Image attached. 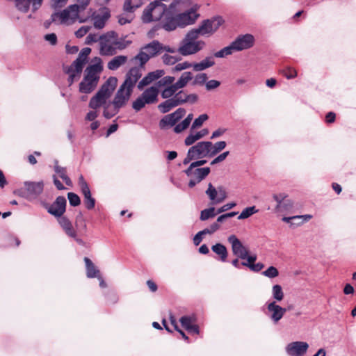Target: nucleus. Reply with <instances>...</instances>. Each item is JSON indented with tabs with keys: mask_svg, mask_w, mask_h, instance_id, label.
I'll list each match as a JSON object with an SVG mask.
<instances>
[{
	"mask_svg": "<svg viewBox=\"0 0 356 356\" xmlns=\"http://www.w3.org/2000/svg\"><path fill=\"white\" fill-rule=\"evenodd\" d=\"M180 0H174L168 7L165 3H158V1L151 2L143 10L141 19L144 23L159 21V28L164 29V24L172 16V10L179 4Z\"/></svg>",
	"mask_w": 356,
	"mask_h": 356,
	"instance_id": "nucleus-1",
	"label": "nucleus"
},
{
	"mask_svg": "<svg viewBox=\"0 0 356 356\" xmlns=\"http://www.w3.org/2000/svg\"><path fill=\"white\" fill-rule=\"evenodd\" d=\"M199 17L200 15L197 13L195 8H191L177 15L172 13V16H169L168 20L164 24V30L172 31L177 28H184L188 25L193 24Z\"/></svg>",
	"mask_w": 356,
	"mask_h": 356,
	"instance_id": "nucleus-2",
	"label": "nucleus"
},
{
	"mask_svg": "<svg viewBox=\"0 0 356 356\" xmlns=\"http://www.w3.org/2000/svg\"><path fill=\"white\" fill-rule=\"evenodd\" d=\"M77 4L69 6L61 12H54L51 15L52 22H57L58 19L60 24H71L79 17V13L85 10L89 4L90 0H76Z\"/></svg>",
	"mask_w": 356,
	"mask_h": 356,
	"instance_id": "nucleus-3",
	"label": "nucleus"
},
{
	"mask_svg": "<svg viewBox=\"0 0 356 356\" xmlns=\"http://www.w3.org/2000/svg\"><path fill=\"white\" fill-rule=\"evenodd\" d=\"M118 83L116 77L111 76L101 86L99 90L93 96L89 102V107L92 109H97L105 104L106 100L111 97Z\"/></svg>",
	"mask_w": 356,
	"mask_h": 356,
	"instance_id": "nucleus-4",
	"label": "nucleus"
},
{
	"mask_svg": "<svg viewBox=\"0 0 356 356\" xmlns=\"http://www.w3.org/2000/svg\"><path fill=\"white\" fill-rule=\"evenodd\" d=\"M198 38L196 31H193L192 30L188 31L185 38L181 40L177 49V52L186 56L195 54L202 50L205 45V42L202 40H197Z\"/></svg>",
	"mask_w": 356,
	"mask_h": 356,
	"instance_id": "nucleus-5",
	"label": "nucleus"
},
{
	"mask_svg": "<svg viewBox=\"0 0 356 356\" xmlns=\"http://www.w3.org/2000/svg\"><path fill=\"white\" fill-rule=\"evenodd\" d=\"M162 43L158 40H153L140 48L138 54L133 58L138 61L140 66H143L151 58L155 57L161 53Z\"/></svg>",
	"mask_w": 356,
	"mask_h": 356,
	"instance_id": "nucleus-6",
	"label": "nucleus"
},
{
	"mask_svg": "<svg viewBox=\"0 0 356 356\" xmlns=\"http://www.w3.org/2000/svg\"><path fill=\"white\" fill-rule=\"evenodd\" d=\"M159 90L157 86H151L143 91L132 104L133 108L140 111L145 104H152L157 102Z\"/></svg>",
	"mask_w": 356,
	"mask_h": 356,
	"instance_id": "nucleus-7",
	"label": "nucleus"
},
{
	"mask_svg": "<svg viewBox=\"0 0 356 356\" xmlns=\"http://www.w3.org/2000/svg\"><path fill=\"white\" fill-rule=\"evenodd\" d=\"M222 22L223 20L220 17H213L202 21L198 28L193 29L192 31H196L198 37L200 35H211L218 29Z\"/></svg>",
	"mask_w": 356,
	"mask_h": 356,
	"instance_id": "nucleus-8",
	"label": "nucleus"
},
{
	"mask_svg": "<svg viewBox=\"0 0 356 356\" xmlns=\"http://www.w3.org/2000/svg\"><path fill=\"white\" fill-rule=\"evenodd\" d=\"M210 172L211 170L209 167L200 168L189 165V167L184 170L186 175L190 177L188 186L190 188H193L196 184L204 179L209 175Z\"/></svg>",
	"mask_w": 356,
	"mask_h": 356,
	"instance_id": "nucleus-9",
	"label": "nucleus"
},
{
	"mask_svg": "<svg viewBox=\"0 0 356 356\" xmlns=\"http://www.w3.org/2000/svg\"><path fill=\"white\" fill-rule=\"evenodd\" d=\"M67 200L63 196H58L51 204L45 203L44 207L47 212L56 218L61 217L66 211Z\"/></svg>",
	"mask_w": 356,
	"mask_h": 356,
	"instance_id": "nucleus-10",
	"label": "nucleus"
},
{
	"mask_svg": "<svg viewBox=\"0 0 356 356\" xmlns=\"http://www.w3.org/2000/svg\"><path fill=\"white\" fill-rule=\"evenodd\" d=\"M142 74L140 70L138 67H131L126 74L125 79L120 87L133 92L136 83L138 82Z\"/></svg>",
	"mask_w": 356,
	"mask_h": 356,
	"instance_id": "nucleus-11",
	"label": "nucleus"
},
{
	"mask_svg": "<svg viewBox=\"0 0 356 356\" xmlns=\"http://www.w3.org/2000/svg\"><path fill=\"white\" fill-rule=\"evenodd\" d=\"M186 114V110L183 108H179L172 113L165 115L159 122V127L161 129L167 127H172L182 118Z\"/></svg>",
	"mask_w": 356,
	"mask_h": 356,
	"instance_id": "nucleus-12",
	"label": "nucleus"
},
{
	"mask_svg": "<svg viewBox=\"0 0 356 356\" xmlns=\"http://www.w3.org/2000/svg\"><path fill=\"white\" fill-rule=\"evenodd\" d=\"M254 43V38L251 34L238 35L232 42L235 51H240L251 48Z\"/></svg>",
	"mask_w": 356,
	"mask_h": 356,
	"instance_id": "nucleus-13",
	"label": "nucleus"
},
{
	"mask_svg": "<svg viewBox=\"0 0 356 356\" xmlns=\"http://www.w3.org/2000/svg\"><path fill=\"white\" fill-rule=\"evenodd\" d=\"M227 240L232 245L233 254L238 258L245 259L249 253L248 249L243 245L241 241L235 235H230Z\"/></svg>",
	"mask_w": 356,
	"mask_h": 356,
	"instance_id": "nucleus-14",
	"label": "nucleus"
},
{
	"mask_svg": "<svg viewBox=\"0 0 356 356\" xmlns=\"http://www.w3.org/2000/svg\"><path fill=\"white\" fill-rule=\"evenodd\" d=\"M95 63L90 65L85 70L84 77L85 79H90L98 83L99 76L98 75L103 70L102 65V60L99 57H95L94 59Z\"/></svg>",
	"mask_w": 356,
	"mask_h": 356,
	"instance_id": "nucleus-15",
	"label": "nucleus"
},
{
	"mask_svg": "<svg viewBox=\"0 0 356 356\" xmlns=\"http://www.w3.org/2000/svg\"><path fill=\"white\" fill-rule=\"evenodd\" d=\"M131 94L132 92L120 86L112 102L115 108V113H118L119 109L127 104Z\"/></svg>",
	"mask_w": 356,
	"mask_h": 356,
	"instance_id": "nucleus-16",
	"label": "nucleus"
},
{
	"mask_svg": "<svg viewBox=\"0 0 356 356\" xmlns=\"http://www.w3.org/2000/svg\"><path fill=\"white\" fill-rule=\"evenodd\" d=\"M309 348V344L304 341H294L286 346V352L289 356H304Z\"/></svg>",
	"mask_w": 356,
	"mask_h": 356,
	"instance_id": "nucleus-17",
	"label": "nucleus"
},
{
	"mask_svg": "<svg viewBox=\"0 0 356 356\" xmlns=\"http://www.w3.org/2000/svg\"><path fill=\"white\" fill-rule=\"evenodd\" d=\"M211 147V142L202 141L191 147L188 149L194 154L196 159L204 157H210L209 147Z\"/></svg>",
	"mask_w": 356,
	"mask_h": 356,
	"instance_id": "nucleus-18",
	"label": "nucleus"
},
{
	"mask_svg": "<svg viewBox=\"0 0 356 356\" xmlns=\"http://www.w3.org/2000/svg\"><path fill=\"white\" fill-rule=\"evenodd\" d=\"M25 191L27 193V196L29 198H37L43 191L44 183L42 181H25L24 182Z\"/></svg>",
	"mask_w": 356,
	"mask_h": 356,
	"instance_id": "nucleus-19",
	"label": "nucleus"
},
{
	"mask_svg": "<svg viewBox=\"0 0 356 356\" xmlns=\"http://www.w3.org/2000/svg\"><path fill=\"white\" fill-rule=\"evenodd\" d=\"M267 309L270 313V318L275 324L277 323L282 318L286 312L285 308L276 304L275 301L268 303Z\"/></svg>",
	"mask_w": 356,
	"mask_h": 356,
	"instance_id": "nucleus-20",
	"label": "nucleus"
},
{
	"mask_svg": "<svg viewBox=\"0 0 356 356\" xmlns=\"http://www.w3.org/2000/svg\"><path fill=\"white\" fill-rule=\"evenodd\" d=\"M287 195L285 193L274 194L273 199L276 201L277 205L275 210L277 211H289L293 207L291 200L286 199Z\"/></svg>",
	"mask_w": 356,
	"mask_h": 356,
	"instance_id": "nucleus-21",
	"label": "nucleus"
},
{
	"mask_svg": "<svg viewBox=\"0 0 356 356\" xmlns=\"http://www.w3.org/2000/svg\"><path fill=\"white\" fill-rule=\"evenodd\" d=\"M43 0H15L17 8L23 13H27L30 5H32L33 12L36 11L42 6Z\"/></svg>",
	"mask_w": 356,
	"mask_h": 356,
	"instance_id": "nucleus-22",
	"label": "nucleus"
},
{
	"mask_svg": "<svg viewBox=\"0 0 356 356\" xmlns=\"http://www.w3.org/2000/svg\"><path fill=\"white\" fill-rule=\"evenodd\" d=\"M177 106L185 103L194 104L197 101L198 97L196 94L188 95L184 90L176 92L172 97Z\"/></svg>",
	"mask_w": 356,
	"mask_h": 356,
	"instance_id": "nucleus-23",
	"label": "nucleus"
},
{
	"mask_svg": "<svg viewBox=\"0 0 356 356\" xmlns=\"http://www.w3.org/2000/svg\"><path fill=\"white\" fill-rule=\"evenodd\" d=\"M164 74L163 70H156L154 72H149L145 77H143L138 83V88L140 90L152 83L153 81L159 79Z\"/></svg>",
	"mask_w": 356,
	"mask_h": 356,
	"instance_id": "nucleus-24",
	"label": "nucleus"
},
{
	"mask_svg": "<svg viewBox=\"0 0 356 356\" xmlns=\"http://www.w3.org/2000/svg\"><path fill=\"white\" fill-rule=\"evenodd\" d=\"M91 52V49L85 47L81 49L76 59L72 63L75 66L78 72H82L84 65L87 62L88 56Z\"/></svg>",
	"mask_w": 356,
	"mask_h": 356,
	"instance_id": "nucleus-25",
	"label": "nucleus"
},
{
	"mask_svg": "<svg viewBox=\"0 0 356 356\" xmlns=\"http://www.w3.org/2000/svg\"><path fill=\"white\" fill-rule=\"evenodd\" d=\"M111 15L109 10L104 8L100 14L94 17V26L97 29L104 27L106 22L109 19Z\"/></svg>",
	"mask_w": 356,
	"mask_h": 356,
	"instance_id": "nucleus-26",
	"label": "nucleus"
},
{
	"mask_svg": "<svg viewBox=\"0 0 356 356\" xmlns=\"http://www.w3.org/2000/svg\"><path fill=\"white\" fill-rule=\"evenodd\" d=\"M58 221L68 236H74L76 230L74 229L71 221L67 217L63 215L61 217L58 218Z\"/></svg>",
	"mask_w": 356,
	"mask_h": 356,
	"instance_id": "nucleus-27",
	"label": "nucleus"
},
{
	"mask_svg": "<svg viewBox=\"0 0 356 356\" xmlns=\"http://www.w3.org/2000/svg\"><path fill=\"white\" fill-rule=\"evenodd\" d=\"M54 170L59 176V177L63 179L67 186H72V181L67 175V168L59 165L58 161L57 160L54 161Z\"/></svg>",
	"mask_w": 356,
	"mask_h": 356,
	"instance_id": "nucleus-28",
	"label": "nucleus"
},
{
	"mask_svg": "<svg viewBox=\"0 0 356 356\" xmlns=\"http://www.w3.org/2000/svg\"><path fill=\"white\" fill-rule=\"evenodd\" d=\"M104 40L100 41V54L103 56H113L116 54L117 49L113 44V42L111 41V44Z\"/></svg>",
	"mask_w": 356,
	"mask_h": 356,
	"instance_id": "nucleus-29",
	"label": "nucleus"
},
{
	"mask_svg": "<svg viewBox=\"0 0 356 356\" xmlns=\"http://www.w3.org/2000/svg\"><path fill=\"white\" fill-rule=\"evenodd\" d=\"M215 62L212 56L205 58L200 63L193 64V68L196 72L203 71L210 67L214 65Z\"/></svg>",
	"mask_w": 356,
	"mask_h": 356,
	"instance_id": "nucleus-30",
	"label": "nucleus"
},
{
	"mask_svg": "<svg viewBox=\"0 0 356 356\" xmlns=\"http://www.w3.org/2000/svg\"><path fill=\"white\" fill-rule=\"evenodd\" d=\"M127 61V56H123V55L117 56H115L113 58H112L108 63L107 67L110 70H116L120 66L125 64Z\"/></svg>",
	"mask_w": 356,
	"mask_h": 356,
	"instance_id": "nucleus-31",
	"label": "nucleus"
},
{
	"mask_svg": "<svg viewBox=\"0 0 356 356\" xmlns=\"http://www.w3.org/2000/svg\"><path fill=\"white\" fill-rule=\"evenodd\" d=\"M97 83L90 79H83L79 83V92L81 93H90L97 86Z\"/></svg>",
	"mask_w": 356,
	"mask_h": 356,
	"instance_id": "nucleus-32",
	"label": "nucleus"
},
{
	"mask_svg": "<svg viewBox=\"0 0 356 356\" xmlns=\"http://www.w3.org/2000/svg\"><path fill=\"white\" fill-rule=\"evenodd\" d=\"M209 131L207 129H203L194 134H190L185 139V145L187 146L193 145L195 141L207 135Z\"/></svg>",
	"mask_w": 356,
	"mask_h": 356,
	"instance_id": "nucleus-33",
	"label": "nucleus"
},
{
	"mask_svg": "<svg viewBox=\"0 0 356 356\" xmlns=\"http://www.w3.org/2000/svg\"><path fill=\"white\" fill-rule=\"evenodd\" d=\"M84 261L86 268V275L89 278L97 277L99 275V270L97 269L92 261L88 257L84 258Z\"/></svg>",
	"mask_w": 356,
	"mask_h": 356,
	"instance_id": "nucleus-34",
	"label": "nucleus"
},
{
	"mask_svg": "<svg viewBox=\"0 0 356 356\" xmlns=\"http://www.w3.org/2000/svg\"><path fill=\"white\" fill-rule=\"evenodd\" d=\"M143 4V0H124L123 8L127 13H133Z\"/></svg>",
	"mask_w": 356,
	"mask_h": 356,
	"instance_id": "nucleus-35",
	"label": "nucleus"
},
{
	"mask_svg": "<svg viewBox=\"0 0 356 356\" xmlns=\"http://www.w3.org/2000/svg\"><path fill=\"white\" fill-rule=\"evenodd\" d=\"M211 250L220 257L222 261H225L227 257V250L222 243H216L211 247Z\"/></svg>",
	"mask_w": 356,
	"mask_h": 356,
	"instance_id": "nucleus-36",
	"label": "nucleus"
},
{
	"mask_svg": "<svg viewBox=\"0 0 356 356\" xmlns=\"http://www.w3.org/2000/svg\"><path fill=\"white\" fill-rule=\"evenodd\" d=\"M65 72L69 74L68 82L71 86L75 81L79 79L81 76V72H78L75 66L72 63L70 66L65 69Z\"/></svg>",
	"mask_w": 356,
	"mask_h": 356,
	"instance_id": "nucleus-37",
	"label": "nucleus"
},
{
	"mask_svg": "<svg viewBox=\"0 0 356 356\" xmlns=\"http://www.w3.org/2000/svg\"><path fill=\"white\" fill-rule=\"evenodd\" d=\"M193 79V74L191 72H184L179 80L174 83L176 88L179 90L184 88L188 81H190Z\"/></svg>",
	"mask_w": 356,
	"mask_h": 356,
	"instance_id": "nucleus-38",
	"label": "nucleus"
},
{
	"mask_svg": "<svg viewBox=\"0 0 356 356\" xmlns=\"http://www.w3.org/2000/svg\"><path fill=\"white\" fill-rule=\"evenodd\" d=\"M205 193L213 204H220V202H217L218 199L217 188H215L211 183H209L208 188L206 190Z\"/></svg>",
	"mask_w": 356,
	"mask_h": 356,
	"instance_id": "nucleus-39",
	"label": "nucleus"
},
{
	"mask_svg": "<svg viewBox=\"0 0 356 356\" xmlns=\"http://www.w3.org/2000/svg\"><path fill=\"white\" fill-rule=\"evenodd\" d=\"M177 106L175 100L172 97L165 100V102L161 103L158 106V108L162 113H166L169 112L172 108Z\"/></svg>",
	"mask_w": 356,
	"mask_h": 356,
	"instance_id": "nucleus-40",
	"label": "nucleus"
},
{
	"mask_svg": "<svg viewBox=\"0 0 356 356\" xmlns=\"http://www.w3.org/2000/svg\"><path fill=\"white\" fill-rule=\"evenodd\" d=\"M226 145L227 143L225 141H218L214 144L211 143V147H209L210 158L213 157L223 150L226 147Z\"/></svg>",
	"mask_w": 356,
	"mask_h": 356,
	"instance_id": "nucleus-41",
	"label": "nucleus"
},
{
	"mask_svg": "<svg viewBox=\"0 0 356 356\" xmlns=\"http://www.w3.org/2000/svg\"><path fill=\"white\" fill-rule=\"evenodd\" d=\"M82 193L84 196V204L86 209H92L95 205V200L92 197L90 190L83 191Z\"/></svg>",
	"mask_w": 356,
	"mask_h": 356,
	"instance_id": "nucleus-42",
	"label": "nucleus"
},
{
	"mask_svg": "<svg viewBox=\"0 0 356 356\" xmlns=\"http://www.w3.org/2000/svg\"><path fill=\"white\" fill-rule=\"evenodd\" d=\"M235 51L232 44L231 43L229 46L225 47L218 51L214 54V56L216 58H224L227 56L232 54Z\"/></svg>",
	"mask_w": 356,
	"mask_h": 356,
	"instance_id": "nucleus-43",
	"label": "nucleus"
},
{
	"mask_svg": "<svg viewBox=\"0 0 356 356\" xmlns=\"http://www.w3.org/2000/svg\"><path fill=\"white\" fill-rule=\"evenodd\" d=\"M178 90L176 86L172 84L171 86H167L162 92H161V97L163 99H168L172 97L175 92Z\"/></svg>",
	"mask_w": 356,
	"mask_h": 356,
	"instance_id": "nucleus-44",
	"label": "nucleus"
},
{
	"mask_svg": "<svg viewBox=\"0 0 356 356\" xmlns=\"http://www.w3.org/2000/svg\"><path fill=\"white\" fill-rule=\"evenodd\" d=\"M272 295L275 300L278 302L282 301L284 298V293L282 286L279 284L274 285L272 288Z\"/></svg>",
	"mask_w": 356,
	"mask_h": 356,
	"instance_id": "nucleus-45",
	"label": "nucleus"
},
{
	"mask_svg": "<svg viewBox=\"0 0 356 356\" xmlns=\"http://www.w3.org/2000/svg\"><path fill=\"white\" fill-rule=\"evenodd\" d=\"M216 214L217 213H215V208L210 207L201 211L200 218L201 220L204 221L209 218H213Z\"/></svg>",
	"mask_w": 356,
	"mask_h": 356,
	"instance_id": "nucleus-46",
	"label": "nucleus"
},
{
	"mask_svg": "<svg viewBox=\"0 0 356 356\" xmlns=\"http://www.w3.org/2000/svg\"><path fill=\"white\" fill-rule=\"evenodd\" d=\"M113 44H115L116 49L123 50L126 49L131 43V40H126L124 38H118L113 40Z\"/></svg>",
	"mask_w": 356,
	"mask_h": 356,
	"instance_id": "nucleus-47",
	"label": "nucleus"
},
{
	"mask_svg": "<svg viewBox=\"0 0 356 356\" xmlns=\"http://www.w3.org/2000/svg\"><path fill=\"white\" fill-rule=\"evenodd\" d=\"M257 212V210L256 209L255 207H247L245 209L242 211L241 214L238 216V219L242 220L245 219L253 215L254 213H256Z\"/></svg>",
	"mask_w": 356,
	"mask_h": 356,
	"instance_id": "nucleus-48",
	"label": "nucleus"
},
{
	"mask_svg": "<svg viewBox=\"0 0 356 356\" xmlns=\"http://www.w3.org/2000/svg\"><path fill=\"white\" fill-rule=\"evenodd\" d=\"M75 225L78 229L80 231L86 232L87 229V225L85 220V218H83V215L81 213L79 214L76 217L75 220Z\"/></svg>",
	"mask_w": 356,
	"mask_h": 356,
	"instance_id": "nucleus-49",
	"label": "nucleus"
},
{
	"mask_svg": "<svg viewBox=\"0 0 356 356\" xmlns=\"http://www.w3.org/2000/svg\"><path fill=\"white\" fill-rule=\"evenodd\" d=\"M181 59V58L180 56H170V55H168L167 54H165L162 56L163 62L165 65H169L175 64L177 62L179 61Z\"/></svg>",
	"mask_w": 356,
	"mask_h": 356,
	"instance_id": "nucleus-50",
	"label": "nucleus"
},
{
	"mask_svg": "<svg viewBox=\"0 0 356 356\" xmlns=\"http://www.w3.org/2000/svg\"><path fill=\"white\" fill-rule=\"evenodd\" d=\"M175 77L171 76H166L163 77L161 79L157 81L156 86L158 88L161 86H171L174 84L175 81Z\"/></svg>",
	"mask_w": 356,
	"mask_h": 356,
	"instance_id": "nucleus-51",
	"label": "nucleus"
},
{
	"mask_svg": "<svg viewBox=\"0 0 356 356\" xmlns=\"http://www.w3.org/2000/svg\"><path fill=\"white\" fill-rule=\"evenodd\" d=\"M281 73L288 79H293L297 76L296 70L291 67H286L282 70Z\"/></svg>",
	"mask_w": 356,
	"mask_h": 356,
	"instance_id": "nucleus-52",
	"label": "nucleus"
},
{
	"mask_svg": "<svg viewBox=\"0 0 356 356\" xmlns=\"http://www.w3.org/2000/svg\"><path fill=\"white\" fill-rule=\"evenodd\" d=\"M67 198L69 200L70 204L72 207H76L81 204L80 197L74 193H68Z\"/></svg>",
	"mask_w": 356,
	"mask_h": 356,
	"instance_id": "nucleus-53",
	"label": "nucleus"
},
{
	"mask_svg": "<svg viewBox=\"0 0 356 356\" xmlns=\"http://www.w3.org/2000/svg\"><path fill=\"white\" fill-rule=\"evenodd\" d=\"M118 38V35L115 31H108L104 35L99 36L100 40H104L106 42H110L111 40L113 41Z\"/></svg>",
	"mask_w": 356,
	"mask_h": 356,
	"instance_id": "nucleus-54",
	"label": "nucleus"
},
{
	"mask_svg": "<svg viewBox=\"0 0 356 356\" xmlns=\"http://www.w3.org/2000/svg\"><path fill=\"white\" fill-rule=\"evenodd\" d=\"M262 275L269 278H275L278 276L279 271L275 267L270 266L262 272Z\"/></svg>",
	"mask_w": 356,
	"mask_h": 356,
	"instance_id": "nucleus-55",
	"label": "nucleus"
},
{
	"mask_svg": "<svg viewBox=\"0 0 356 356\" xmlns=\"http://www.w3.org/2000/svg\"><path fill=\"white\" fill-rule=\"evenodd\" d=\"M208 119L207 114H202L197 118H196L192 124L191 129L200 127L202 125L204 121Z\"/></svg>",
	"mask_w": 356,
	"mask_h": 356,
	"instance_id": "nucleus-56",
	"label": "nucleus"
},
{
	"mask_svg": "<svg viewBox=\"0 0 356 356\" xmlns=\"http://www.w3.org/2000/svg\"><path fill=\"white\" fill-rule=\"evenodd\" d=\"M208 77L205 73H200L195 77L193 84V85H203L207 83Z\"/></svg>",
	"mask_w": 356,
	"mask_h": 356,
	"instance_id": "nucleus-57",
	"label": "nucleus"
},
{
	"mask_svg": "<svg viewBox=\"0 0 356 356\" xmlns=\"http://www.w3.org/2000/svg\"><path fill=\"white\" fill-rule=\"evenodd\" d=\"M193 67V63H191L189 62L185 61L181 63L177 64L173 68L172 72H179L186 69H188L190 67Z\"/></svg>",
	"mask_w": 356,
	"mask_h": 356,
	"instance_id": "nucleus-58",
	"label": "nucleus"
},
{
	"mask_svg": "<svg viewBox=\"0 0 356 356\" xmlns=\"http://www.w3.org/2000/svg\"><path fill=\"white\" fill-rule=\"evenodd\" d=\"M181 326L186 330L192 325V319L191 317L184 316H182L179 320Z\"/></svg>",
	"mask_w": 356,
	"mask_h": 356,
	"instance_id": "nucleus-59",
	"label": "nucleus"
},
{
	"mask_svg": "<svg viewBox=\"0 0 356 356\" xmlns=\"http://www.w3.org/2000/svg\"><path fill=\"white\" fill-rule=\"evenodd\" d=\"M245 259H246L247 261L241 262V264L243 266H246V267L249 268L257 260V255L256 254L250 255L248 253L247 257H245Z\"/></svg>",
	"mask_w": 356,
	"mask_h": 356,
	"instance_id": "nucleus-60",
	"label": "nucleus"
},
{
	"mask_svg": "<svg viewBox=\"0 0 356 356\" xmlns=\"http://www.w3.org/2000/svg\"><path fill=\"white\" fill-rule=\"evenodd\" d=\"M229 154V151L224 152L223 153L219 154L213 160L211 161V165H216L218 163L223 161L227 157V156Z\"/></svg>",
	"mask_w": 356,
	"mask_h": 356,
	"instance_id": "nucleus-61",
	"label": "nucleus"
},
{
	"mask_svg": "<svg viewBox=\"0 0 356 356\" xmlns=\"http://www.w3.org/2000/svg\"><path fill=\"white\" fill-rule=\"evenodd\" d=\"M90 29V26H81L75 32L76 37L78 38H81L83 37L89 31Z\"/></svg>",
	"mask_w": 356,
	"mask_h": 356,
	"instance_id": "nucleus-62",
	"label": "nucleus"
},
{
	"mask_svg": "<svg viewBox=\"0 0 356 356\" xmlns=\"http://www.w3.org/2000/svg\"><path fill=\"white\" fill-rule=\"evenodd\" d=\"M218 199L217 202H222L227 197V193L225 189L222 186L217 188Z\"/></svg>",
	"mask_w": 356,
	"mask_h": 356,
	"instance_id": "nucleus-63",
	"label": "nucleus"
},
{
	"mask_svg": "<svg viewBox=\"0 0 356 356\" xmlns=\"http://www.w3.org/2000/svg\"><path fill=\"white\" fill-rule=\"evenodd\" d=\"M220 85V81L216 80H210L206 83V88L207 90H211L217 88Z\"/></svg>",
	"mask_w": 356,
	"mask_h": 356,
	"instance_id": "nucleus-64",
	"label": "nucleus"
}]
</instances>
